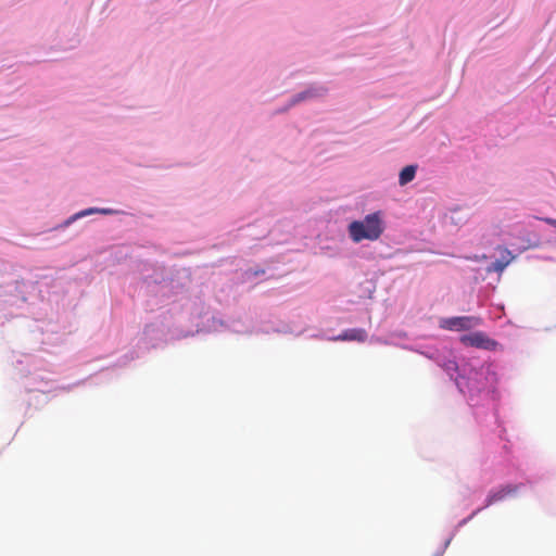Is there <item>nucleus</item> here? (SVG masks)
Returning <instances> with one entry per match:
<instances>
[{"mask_svg": "<svg viewBox=\"0 0 556 556\" xmlns=\"http://www.w3.org/2000/svg\"><path fill=\"white\" fill-rule=\"evenodd\" d=\"M502 257L500 260H496L491 264L489 267V271H495V273H502L506 266L513 261L514 256L511 255L510 251L506 248H501Z\"/></svg>", "mask_w": 556, "mask_h": 556, "instance_id": "nucleus-5", "label": "nucleus"}, {"mask_svg": "<svg viewBox=\"0 0 556 556\" xmlns=\"http://www.w3.org/2000/svg\"><path fill=\"white\" fill-rule=\"evenodd\" d=\"M96 212H100L102 214H109V213H111V210H106V208H103V210L89 208V210H86V211H83V212L76 214L74 216V218H77V217H80V216H85V215H88V214H92V213H96Z\"/></svg>", "mask_w": 556, "mask_h": 556, "instance_id": "nucleus-9", "label": "nucleus"}, {"mask_svg": "<svg viewBox=\"0 0 556 556\" xmlns=\"http://www.w3.org/2000/svg\"><path fill=\"white\" fill-rule=\"evenodd\" d=\"M482 324V319L477 316H456L442 318L440 327L452 331L469 330Z\"/></svg>", "mask_w": 556, "mask_h": 556, "instance_id": "nucleus-2", "label": "nucleus"}, {"mask_svg": "<svg viewBox=\"0 0 556 556\" xmlns=\"http://www.w3.org/2000/svg\"><path fill=\"white\" fill-rule=\"evenodd\" d=\"M543 222H545L546 224L551 225V226H554L556 227V219L554 218H549V217H545V218H541Z\"/></svg>", "mask_w": 556, "mask_h": 556, "instance_id": "nucleus-10", "label": "nucleus"}, {"mask_svg": "<svg viewBox=\"0 0 556 556\" xmlns=\"http://www.w3.org/2000/svg\"><path fill=\"white\" fill-rule=\"evenodd\" d=\"M460 341L467 346L485 350H491L496 345L494 340L490 339L485 333L480 331L465 334L462 337Z\"/></svg>", "mask_w": 556, "mask_h": 556, "instance_id": "nucleus-3", "label": "nucleus"}, {"mask_svg": "<svg viewBox=\"0 0 556 556\" xmlns=\"http://www.w3.org/2000/svg\"><path fill=\"white\" fill-rule=\"evenodd\" d=\"M416 170H417V166L415 165H408V166H405L401 173H400V176H399V184L401 186H405L407 185L408 182H410L414 178H415V175H416Z\"/></svg>", "mask_w": 556, "mask_h": 556, "instance_id": "nucleus-7", "label": "nucleus"}, {"mask_svg": "<svg viewBox=\"0 0 556 556\" xmlns=\"http://www.w3.org/2000/svg\"><path fill=\"white\" fill-rule=\"evenodd\" d=\"M350 238L358 243L363 240L375 241L380 238L384 231L382 213L374 212L365 216L363 220H353L349 227Z\"/></svg>", "mask_w": 556, "mask_h": 556, "instance_id": "nucleus-1", "label": "nucleus"}, {"mask_svg": "<svg viewBox=\"0 0 556 556\" xmlns=\"http://www.w3.org/2000/svg\"><path fill=\"white\" fill-rule=\"evenodd\" d=\"M516 486L505 485L501 486L498 490L491 491L485 500V507L493 505L496 502L504 500L506 496L516 492Z\"/></svg>", "mask_w": 556, "mask_h": 556, "instance_id": "nucleus-4", "label": "nucleus"}, {"mask_svg": "<svg viewBox=\"0 0 556 556\" xmlns=\"http://www.w3.org/2000/svg\"><path fill=\"white\" fill-rule=\"evenodd\" d=\"M367 339V332L364 329H348L340 333L334 340L364 342Z\"/></svg>", "mask_w": 556, "mask_h": 556, "instance_id": "nucleus-6", "label": "nucleus"}, {"mask_svg": "<svg viewBox=\"0 0 556 556\" xmlns=\"http://www.w3.org/2000/svg\"><path fill=\"white\" fill-rule=\"evenodd\" d=\"M324 91L325 90L321 89V88L320 89H308L306 91H303V92L299 93L294 98L293 103H296V102H299L301 100H305V99H308V98L321 96Z\"/></svg>", "mask_w": 556, "mask_h": 556, "instance_id": "nucleus-8", "label": "nucleus"}]
</instances>
